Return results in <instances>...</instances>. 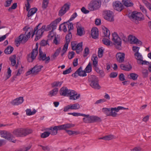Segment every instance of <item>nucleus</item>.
<instances>
[{
	"instance_id": "30",
	"label": "nucleus",
	"mask_w": 151,
	"mask_h": 151,
	"mask_svg": "<svg viewBox=\"0 0 151 151\" xmlns=\"http://www.w3.org/2000/svg\"><path fill=\"white\" fill-rule=\"evenodd\" d=\"M16 55H14L11 56L9 58V60L11 62V65L13 66H15L16 63Z\"/></svg>"
},
{
	"instance_id": "31",
	"label": "nucleus",
	"mask_w": 151,
	"mask_h": 151,
	"mask_svg": "<svg viewBox=\"0 0 151 151\" xmlns=\"http://www.w3.org/2000/svg\"><path fill=\"white\" fill-rule=\"evenodd\" d=\"M111 108H103L102 109V111L103 113L106 115L107 116H111Z\"/></svg>"
},
{
	"instance_id": "18",
	"label": "nucleus",
	"mask_w": 151,
	"mask_h": 151,
	"mask_svg": "<svg viewBox=\"0 0 151 151\" xmlns=\"http://www.w3.org/2000/svg\"><path fill=\"white\" fill-rule=\"evenodd\" d=\"M69 96L70 100H76L80 97V94H78L76 91L73 90L70 91Z\"/></svg>"
},
{
	"instance_id": "39",
	"label": "nucleus",
	"mask_w": 151,
	"mask_h": 151,
	"mask_svg": "<svg viewBox=\"0 0 151 151\" xmlns=\"http://www.w3.org/2000/svg\"><path fill=\"white\" fill-rule=\"evenodd\" d=\"M134 55L136 59L137 60V62H139L140 60L143 59L142 55L139 52L135 53Z\"/></svg>"
},
{
	"instance_id": "64",
	"label": "nucleus",
	"mask_w": 151,
	"mask_h": 151,
	"mask_svg": "<svg viewBox=\"0 0 151 151\" xmlns=\"http://www.w3.org/2000/svg\"><path fill=\"white\" fill-rule=\"evenodd\" d=\"M118 75V73L116 72H112L109 75L111 78H115Z\"/></svg>"
},
{
	"instance_id": "33",
	"label": "nucleus",
	"mask_w": 151,
	"mask_h": 151,
	"mask_svg": "<svg viewBox=\"0 0 151 151\" xmlns=\"http://www.w3.org/2000/svg\"><path fill=\"white\" fill-rule=\"evenodd\" d=\"M103 33L104 34V37H109L110 33L109 30L108 29L105 27L103 28Z\"/></svg>"
},
{
	"instance_id": "16",
	"label": "nucleus",
	"mask_w": 151,
	"mask_h": 151,
	"mask_svg": "<svg viewBox=\"0 0 151 151\" xmlns=\"http://www.w3.org/2000/svg\"><path fill=\"white\" fill-rule=\"evenodd\" d=\"M113 6L114 9L119 12H121L124 8L122 4L119 1H116L113 3Z\"/></svg>"
},
{
	"instance_id": "42",
	"label": "nucleus",
	"mask_w": 151,
	"mask_h": 151,
	"mask_svg": "<svg viewBox=\"0 0 151 151\" xmlns=\"http://www.w3.org/2000/svg\"><path fill=\"white\" fill-rule=\"evenodd\" d=\"M85 70L86 73H90L92 70V66L90 62H89Z\"/></svg>"
},
{
	"instance_id": "8",
	"label": "nucleus",
	"mask_w": 151,
	"mask_h": 151,
	"mask_svg": "<svg viewBox=\"0 0 151 151\" xmlns=\"http://www.w3.org/2000/svg\"><path fill=\"white\" fill-rule=\"evenodd\" d=\"M101 6V2L98 0H93L88 4V9L90 11H93L98 9Z\"/></svg>"
},
{
	"instance_id": "63",
	"label": "nucleus",
	"mask_w": 151,
	"mask_h": 151,
	"mask_svg": "<svg viewBox=\"0 0 151 151\" xmlns=\"http://www.w3.org/2000/svg\"><path fill=\"white\" fill-rule=\"evenodd\" d=\"M54 34L53 33V32H50L49 33L48 35V39L50 40L53 37H54Z\"/></svg>"
},
{
	"instance_id": "36",
	"label": "nucleus",
	"mask_w": 151,
	"mask_h": 151,
	"mask_svg": "<svg viewBox=\"0 0 151 151\" xmlns=\"http://www.w3.org/2000/svg\"><path fill=\"white\" fill-rule=\"evenodd\" d=\"M124 5L127 7L132 6L133 5V3L130 1V0H122Z\"/></svg>"
},
{
	"instance_id": "29",
	"label": "nucleus",
	"mask_w": 151,
	"mask_h": 151,
	"mask_svg": "<svg viewBox=\"0 0 151 151\" xmlns=\"http://www.w3.org/2000/svg\"><path fill=\"white\" fill-rule=\"evenodd\" d=\"M64 24H63V31H64V32H66L67 30L66 28V27L67 26L68 28V27H69V26L70 25H72V27H73V24L71 22H68V21L67 22H64L63 23Z\"/></svg>"
},
{
	"instance_id": "1",
	"label": "nucleus",
	"mask_w": 151,
	"mask_h": 151,
	"mask_svg": "<svg viewBox=\"0 0 151 151\" xmlns=\"http://www.w3.org/2000/svg\"><path fill=\"white\" fill-rule=\"evenodd\" d=\"M23 30L25 31L24 34L20 35L15 40L16 46L18 47L21 43L24 44L30 37V35L33 32V29L32 27H28L27 26L23 28Z\"/></svg>"
},
{
	"instance_id": "23",
	"label": "nucleus",
	"mask_w": 151,
	"mask_h": 151,
	"mask_svg": "<svg viewBox=\"0 0 151 151\" xmlns=\"http://www.w3.org/2000/svg\"><path fill=\"white\" fill-rule=\"evenodd\" d=\"M116 58L117 61L119 63H123L125 58V54L124 53L118 52L116 54Z\"/></svg>"
},
{
	"instance_id": "4",
	"label": "nucleus",
	"mask_w": 151,
	"mask_h": 151,
	"mask_svg": "<svg viewBox=\"0 0 151 151\" xmlns=\"http://www.w3.org/2000/svg\"><path fill=\"white\" fill-rule=\"evenodd\" d=\"M130 19L135 22L136 24L139 23V21H142L145 19L144 15L141 12H138L137 11H133L129 16Z\"/></svg>"
},
{
	"instance_id": "17",
	"label": "nucleus",
	"mask_w": 151,
	"mask_h": 151,
	"mask_svg": "<svg viewBox=\"0 0 151 151\" xmlns=\"http://www.w3.org/2000/svg\"><path fill=\"white\" fill-rule=\"evenodd\" d=\"M70 8V5L67 4H65L59 11L58 15L61 17Z\"/></svg>"
},
{
	"instance_id": "52",
	"label": "nucleus",
	"mask_w": 151,
	"mask_h": 151,
	"mask_svg": "<svg viewBox=\"0 0 151 151\" xmlns=\"http://www.w3.org/2000/svg\"><path fill=\"white\" fill-rule=\"evenodd\" d=\"M60 47L59 49H58L56 50L53 56V58L55 59L58 55H59V53L60 52Z\"/></svg>"
},
{
	"instance_id": "14",
	"label": "nucleus",
	"mask_w": 151,
	"mask_h": 151,
	"mask_svg": "<svg viewBox=\"0 0 151 151\" xmlns=\"http://www.w3.org/2000/svg\"><path fill=\"white\" fill-rule=\"evenodd\" d=\"M72 76L75 78L77 77L78 76H80L84 77L87 76L86 72L85 70H82V67H80L75 72L72 74Z\"/></svg>"
},
{
	"instance_id": "22",
	"label": "nucleus",
	"mask_w": 151,
	"mask_h": 151,
	"mask_svg": "<svg viewBox=\"0 0 151 151\" xmlns=\"http://www.w3.org/2000/svg\"><path fill=\"white\" fill-rule=\"evenodd\" d=\"M23 97H19L12 101L11 104L13 106H17L22 104L24 101Z\"/></svg>"
},
{
	"instance_id": "5",
	"label": "nucleus",
	"mask_w": 151,
	"mask_h": 151,
	"mask_svg": "<svg viewBox=\"0 0 151 151\" xmlns=\"http://www.w3.org/2000/svg\"><path fill=\"white\" fill-rule=\"evenodd\" d=\"M82 116L84 117L83 120L85 123H92L95 122H100L101 121V118L96 116H90L89 114H82Z\"/></svg>"
},
{
	"instance_id": "2",
	"label": "nucleus",
	"mask_w": 151,
	"mask_h": 151,
	"mask_svg": "<svg viewBox=\"0 0 151 151\" xmlns=\"http://www.w3.org/2000/svg\"><path fill=\"white\" fill-rule=\"evenodd\" d=\"M41 24H42L40 23L37 25L35 27L34 30V31L32 32V37H33L34 35L35 34L36 35V37L35 39V41H37L41 38L43 32L45 31L46 25H43L42 27L40 28L39 27Z\"/></svg>"
},
{
	"instance_id": "40",
	"label": "nucleus",
	"mask_w": 151,
	"mask_h": 151,
	"mask_svg": "<svg viewBox=\"0 0 151 151\" xmlns=\"http://www.w3.org/2000/svg\"><path fill=\"white\" fill-rule=\"evenodd\" d=\"M26 114L28 116H30L35 114L37 112L36 110L34 109L32 111L30 109H27L26 110Z\"/></svg>"
},
{
	"instance_id": "55",
	"label": "nucleus",
	"mask_w": 151,
	"mask_h": 151,
	"mask_svg": "<svg viewBox=\"0 0 151 151\" xmlns=\"http://www.w3.org/2000/svg\"><path fill=\"white\" fill-rule=\"evenodd\" d=\"M137 63L140 65H147L149 64V63L146 60H143L142 59L140 60L139 62H137Z\"/></svg>"
},
{
	"instance_id": "25",
	"label": "nucleus",
	"mask_w": 151,
	"mask_h": 151,
	"mask_svg": "<svg viewBox=\"0 0 151 151\" xmlns=\"http://www.w3.org/2000/svg\"><path fill=\"white\" fill-rule=\"evenodd\" d=\"M91 35L93 39L97 38L99 36V31L96 27L92 28L91 31Z\"/></svg>"
},
{
	"instance_id": "19",
	"label": "nucleus",
	"mask_w": 151,
	"mask_h": 151,
	"mask_svg": "<svg viewBox=\"0 0 151 151\" xmlns=\"http://www.w3.org/2000/svg\"><path fill=\"white\" fill-rule=\"evenodd\" d=\"M73 27H72V25H70L68 27V34H67L65 36V43L69 44L70 42V40L72 37V34L70 32V30H73Z\"/></svg>"
},
{
	"instance_id": "51",
	"label": "nucleus",
	"mask_w": 151,
	"mask_h": 151,
	"mask_svg": "<svg viewBox=\"0 0 151 151\" xmlns=\"http://www.w3.org/2000/svg\"><path fill=\"white\" fill-rule=\"evenodd\" d=\"M130 77L133 80H135L137 79L138 77V75L134 73H131L130 74Z\"/></svg>"
},
{
	"instance_id": "32",
	"label": "nucleus",
	"mask_w": 151,
	"mask_h": 151,
	"mask_svg": "<svg viewBox=\"0 0 151 151\" xmlns=\"http://www.w3.org/2000/svg\"><path fill=\"white\" fill-rule=\"evenodd\" d=\"M14 48L11 46H8L4 51L5 53L7 54H10L13 51Z\"/></svg>"
},
{
	"instance_id": "24",
	"label": "nucleus",
	"mask_w": 151,
	"mask_h": 151,
	"mask_svg": "<svg viewBox=\"0 0 151 151\" xmlns=\"http://www.w3.org/2000/svg\"><path fill=\"white\" fill-rule=\"evenodd\" d=\"M76 27L77 28V35L79 36H82L83 35V31L84 30L83 27H82L81 24L78 22L76 23Z\"/></svg>"
},
{
	"instance_id": "15",
	"label": "nucleus",
	"mask_w": 151,
	"mask_h": 151,
	"mask_svg": "<svg viewBox=\"0 0 151 151\" xmlns=\"http://www.w3.org/2000/svg\"><path fill=\"white\" fill-rule=\"evenodd\" d=\"M80 108L79 104L77 103L74 104H70L67 105L64 107L63 111L64 112L68 111L69 109L77 110Z\"/></svg>"
},
{
	"instance_id": "47",
	"label": "nucleus",
	"mask_w": 151,
	"mask_h": 151,
	"mask_svg": "<svg viewBox=\"0 0 151 151\" xmlns=\"http://www.w3.org/2000/svg\"><path fill=\"white\" fill-rule=\"evenodd\" d=\"M132 43L136 44H139L141 45L142 44V42L136 37L135 36L134 37V39L132 42Z\"/></svg>"
},
{
	"instance_id": "28",
	"label": "nucleus",
	"mask_w": 151,
	"mask_h": 151,
	"mask_svg": "<svg viewBox=\"0 0 151 151\" xmlns=\"http://www.w3.org/2000/svg\"><path fill=\"white\" fill-rule=\"evenodd\" d=\"M120 68L122 70L127 71L130 70L132 68V67L130 65H129V66H126L123 64L120 65Z\"/></svg>"
},
{
	"instance_id": "20",
	"label": "nucleus",
	"mask_w": 151,
	"mask_h": 151,
	"mask_svg": "<svg viewBox=\"0 0 151 151\" xmlns=\"http://www.w3.org/2000/svg\"><path fill=\"white\" fill-rule=\"evenodd\" d=\"M71 90H69L67 88L63 86L61 88L59 91L60 94L63 96H68Z\"/></svg>"
},
{
	"instance_id": "9",
	"label": "nucleus",
	"mask_w": 151,
	"mask_h": 151,
	"mask_svg": "<svg viewBox=\"0 0 151 151\" xmlns=\"http://www.w3.org/2000/svg\"><path fill=\"white\" fill-rule=\"evenodd\" d=\"M38 43H36L35 48L33 49L31 54H29L28 55L27 60L29 62H32L35 58L38 53Z\"/></svg>"
},
{
	"instance_id": "60",
	"label": "nucleus",
	"mask_w": 151,
	"mask_h": 151,
	"mask_svg": "<svg viewBox=\"0 0 151 151\" xmlns=\"http://www.w3.org/2000/svg\"><path fill=\"white\" fill-rule=\"evenodd\" d=\"M12 0H7L5 1V4L4 6L5 7H8L11 4Z\"/></svg>"
},
{
	"instance_id": "49",
	"label": "nucleus",
	"mask_w": 151,
	"mask_h": 151,
	"mask_svg": "<svg viewBox=\"0 0 151 151\" xmlns=\"http://www.w3.org/2000/svg\"><path fill=\"white\" fill-rule=\"evenodd\" d=\"M40 45L41 46H44L46 45H49L48 42V41H46L45 40H42L40 43Z\"/></svg>"
},
{
	"instance_id": "7",
	"label": "nucleus",
	"mask_w": 151,
	"mask_h": 151,
	"mask_svg": "<svg viewBox=\"0 0 151 151\" xmlns=\"http://www.w3.org/2000/svg\"><path fill=\"white\" fill-rule=\"evenodd\" d=\"M112 40L114 42L115 47L118 49L121 50L122 48V40L116 32H114L112 34Z\"/></svg>"
},
{
	"instance_id": "27",
	"label": "nucleus",
	"mask_w": 151,
	"mask_h": 151,
	"mask_svg": "<svg viewBox=\"0 0 151 151\" xmlns=\"http://www.w3.org/2000/svg\"><path fill=\"white\" fill-rule=\"evenodd\" d=\"M37 10V9L35 7L29 10L27 13V17H29L33 15Z\"/></svg>"
},
{
	"instance_id": "12",
	"label": "nucleus",
	"mask_w": 151,
	"mask_h": 151,
	"mask_svg": "<svg viewBox=\"0 0 151 151\" xmlns=\"http://www.w3.org/2000/svg\"><path fill=\"white\" fill-rule=\"evenodd\" d=\"M43 67L41 65H36L33 68L31 69L30 70L27 72V75H29L31 74H37L41 70V68Z\"/></svg>"
},
{
	"instance_id": "56",
	"label": "nucleus",
	"mask_w": 151,
	"mask_h": 151,
	"mask_svg": "<svg viewBox=\"0 0 151 151\" xmlns=\"http://www.w3.org/2000/svg\"><path fill=\"white\" fill-rule=\"evenodd\" d=\"M72 70L71 67L69 68L68 69H66V70L64 71L63 72V75H66L68 74H69L70 73Z\"/></svg>"
},
{
	"instance_id": "57",
	"label": "nucleus",
	"mask_w": 151,
	"mask_h": 151,
	"mask_svg": "<svg viewBox=\"0 0 151 151\" xmlns=\"http://www.w3.org/2000/svg\"><path fill=\"white\" fill-rule=\"evenodd\" d=\"M11 73L12 71L10 69V68H9L7 69V73L8 74L6 76V80L9 78L11 76Z\"/></svg>"
},
{
	"instance_id": "54",
	"label": "nucleus",
	"mask_w": 151,
	"mask_h": 151,
	"mask_svg": "<svg viewBox=\"0 0 151 151\" xmlns=\"http://www.w3.org/2000/svg\"><path fill=\"white\" fill-rule=\"evenodd\" d=\"M103 50L101 48H99L98 51V56L99 58H101L103 55Z\"/></svg>"
},
{
	"instance_id": "50",
	"label": "nucleus",
	"mask_w": 151,
	"mask_h": 151,
	"mask_svg": "<svg viewBox=\"0 0 151 151\" xmlns=\"http://www.w3.org/2000/svg\"><path fill=\"white\" fill-rule=\"evenodd\" d=\"M50 134L49 132H45L41 134V137L42 138H45L48 137Z\"/></svg>"
},
{
	"instance_id": "6",
	"label": "nucleus",
	"mask_w": 151,
	"mask_h": 151,
	"mask_svg": "<svg viewBox=\"0 0 151 151\" xmlns=\"http://www.w3.org/2000/svg\"><path fill=\"white\" fill-rule=\"evenodd\" d=\"M88 81L90 86L92 88L97 89H99L101 88L99 83L98 78L96 76L94 75L91 76Z\"/></svg>"
},
{
	"instance_id": "43",
	"label": "nucleus",
	"mask_w": 151,
	"mask_h": 151,
	"mask_svg": "<svg viewBox=\"0 0 151 151\" xmlns=\"http://www.w3.org/2000/svg\"><path fill=\"white\" fill-rule=\"evenodd\" d=\"M102 42L104 44L107 46H109L111 42L109 40L106 38H103Z\"/></svg>"
},
{
	"instance_id": "10",
	"label": "nucleus",
	"mask_w": 151,
	"mask_h": 151,
	"mask_svg": "<svg viewBox=\"0 0 151 151\" xmlns=\"http://www.w3.org/2000/svg\"><path fill=\"white\" fill-rule=\"evenodd\" d=\"M104 18L108 21L112 22L114 21V13L110 10L103 11Z\"/></svg>"
},
{
	"instance_id": "62",
	"label": "nucleus",
	"mask_w": 151,
	"mask_h": 151,
	"mask_svg": "<svg viewBox=\"0 0 151 151\" xmlns=\"http://www.w3.org/2000/svg\"><path fill=\"white\" fill-rule=\"evenodd\" d=\"M139 47H138L133 46L132 48V49L134 52L137 53L139 52Z\"/></svg>"
},
{
	"instance_id": "13",
	"label": "nucleus",
	"mask_w": 151,
	"mask_h": 151,
	"mask_svg": "<svg viewBox=\"0 0 151 151\" xmlns=\"http://www.w3.org/2000/svg\"><path fill=\"white\" fill-rule=\"evenodd\" d=\"M39 57L38 60L40 61L42 60L43 61H45V63L47 64L50 61V58L49 56L46 57V54L44 53L41 50V47L39 48Z\"/></svg>"
},
{
	"instance_id": "53",
	"label": "nucleus",
	"mask_w": 151,
	"mask_h": 151,
	"mask_svg": "<svg viewBox=\"0 0 151 151\" xmlns=\"http://www.w3.org/2000/svg\"><path fill=\"white\" fill-rule=\"evenodd\" d=\"M89 49L88 47H86L84 49L83 52V57H86L89 53Z\"/></svg>"
},
{
	"instance_id": "46",
	"label": "nucleus",
	"mask_w": 151,
	"mask_h": 151,
	"mask_svg": "<svg viewBox=\"0 0 151 151\" xmlns=\"http://www.w3.org/2000/svg\"><path fill=\"white\" fill-rule=\"evenodd\" d=\"M143 3L145 4L146 6L149 9H151V4L146 0H142Z\"/></svg>"
},
{
	"instance_id": "38",
	"label": "nucleus",
	"mask_w": 151,
	"mask_h": 151,
	"mask_svg": "<svg viewBox=\"0 0 151 151\" xmlns=\"http://www.w3.org/2000/svg\"><path fill=\"white\" fill-rule=\"evenodd\" d=\"M95 70L97 73L99 74V76L100 77L103 78L105 74L103 70H100L97 67L95 68Z\"/></svg>"
},
{
	"instance_id": "45",
	"label": "nucleus",
	"mask_w": 151,
	"mask_h": 151,
	"mask_svg": "<svg viewBox=\"0 0 151 151\" xmlns=\"http://www.w3.org/2000/svg\"><path fill=\"white\" fill-rule=\"evenodd\" d=\"M39 146L42 147V150L45 151H49L50 150V147L49 145L43 146L40 145Z\"/></svg>"
},
{
	"instance_id": "59",
	"label": "nucleus",
	"mask_w": 151,
	"mask_h": 151,
	"mask_svg": "<svg viewBox=\"0 0 151 151\" xmlns=\"http://www.w3.org/2000/svg\"><path fill=\"white\" fill-rule=\"evenodd\" d=\"M77 16V14L76 12L74 13L71 16L69 20L68 21V22L73 20Z\"/></svg>"
},
{
	"instance_id": "3",
	"label": "nucleus",
	"mask_w": 151,
	"mask_h": 151,
	"mask_svg": "<svg viewBox=\"0 0 151 151\" xmlns=\"http://www.w3.org/2000/svg\"><path fill=\"white\" fill-rule=\"evenodd\" d=\"M32 130L29 129L19 128L15 129L12 132L13 134L17 137H22L26 136L31 133Z\"/></svg>"
},
{
	"instance_id": "58",
	"label": "nucleus",
	"mask_w": 151,
	"mask_h": 151,
	"mask_svg": "<svg viewBox=\"0 0 151 151\" xmlns=\"http://www.w3.org/2000/svg\"><path fill=\"white\" fill-rule=\"evenodd\" d=\"M68 114L69 115H72L74 116H82V114L80 113L73 112V113H68Z\"/></svg>"
},
{
	"instance_id": "61",
	"label": "nucleus",
	"mask_w": 151,
	"mask_h": 151,
	"mask_svg": "<svg viewBox=\"0 0 151 151\" xmlns=\"http://www.w3.org/2000/svg\"><path fill=\"white\" fill-rule=\"evenodd\" d=\"M75 52L73 51L69 52L68 57L69 59H71L73 58L74 56Z\"/></svg>"
},
{
	"instance_id": "26",
	"label": "nucleus",
	"mask_w": 151,
	"mask_h": 151,
	"mask_svg": "<svg viewBox=\"0 0 151 151\" xmlns=\"http://www.w3.org/2000/svg\"><path fill=\"white\" fill-rule=\"evenodd\" d=\"M48 130L50 131L49 132L50 134L52 135H56L58 133V130L57 127L55 126L53 127H52L47 129Z\"/></svg>"
},
{
	"instance_id": "44",
	"label": "nucleus",
	"mask_w": 151,
	"mask_h": 151,
	"mask_svg": "<svg viewBox=\"0 0 151 151\" xmlns=\"http://www.w3.org/2000/svg\"><path fill=\"white\" fill-rule=\"evenodd\" d=\"M119 35L121 38V40L124 42H127V39L126 37L122 32H120L119 33Z\"/></svg>"
},
{
	"instance_id": "37",
	"label": "nucleus",
	"mask_w": 151,
	"mask_h": 151,
	"mask_svg": "<svg viewBox=\"0 0 151 151\" xmlns=\"http://www.w3.org/2000/svg\"><path fill=\"white\" fill-rule=\"evenodd\" d=\"M63 83V81H54L51 83V85L52 88L59 86L60 87Z\"/></svg>"
},
{
	"instance_id": "41",
	"label": "nucleus",
	"mask_w": 151,
	"mask_h": 151,
	"mask_svg": "<svg viewBox=\"0 0 151 151\" xmlns=\"http://www.w3.org/2000/svg\"><path fill=\"white\" fill-rule=\"evenodd\" d=\"M139 7L140 9L142 11V12L148 18L150 19V18L148 16L147 14V11L146 9L145 8L144 6L140 4L139 5Z\"/></svg>"
},
{
	"instance_id": "34",
	"label": "nucleus",
	"mask_w": 151,
	"mask_h": 151,
	"mask_svg": "<svg viewBox=\"0 0 151 151\" xmlns=\"http://www.w3.org/2000/svg\"><path fill=\"white\" fill-rule=\"evenodd\" d=\"M58 91V89L57 88H55L51 91L49 92L48 95L51 97L53 96H55L57 94Z\"/></svg>"
},
{
	"instance_id": "11",
	"label": "nucleus",
	"mask_w": 151,
	"mask_h": 151,
	"mask_svg": "<svg viewBox=\"0 0 151 151\" xmlns=\"http://www.w3.org/2000/svg\"><path fill=\"white\" fill-rule=\"evenodd\" d=\"M61 20V18L59 17L52 22L50 24L47 26V27L45 29V30L48 31L52 29L51 32H53L54 30L56 29L57 25Z\"/></svg>"
},
{
	"instance_id": "35",
	"label": "nucleus",
	"mask_w": 151,
	"mask_h": 151,
	"mask_svg": "<svg viewBox=\"0 0 151 151\" xmlns=\"http://www.w3.org/2000/svg\"><path fill=\"white\" fill-rule=\"evenodd\" d=\"M114 137V136L112 135H106L103 137H100L99 139H103L105 140H109L112 139Z\"/></svg>"
},
{
	"instance_id": "48",
	"label": "nucleus",
	"mask_w": 151,
	"mask_h": 151,
	"mask_svg": "<svg viewBox=\"0 0 151 151\" xmlns=\"http://www.w3.org/2000/svg\"><path fill=\"white\" fill-rule=\"evenodd\" d=\"M64 126V129L66 131V129H70L71 127H74V125L73 124H63Z\"/></svg>"
},
{
	"instance_id": "21",
	"label": "nucleus",
	"mask_w": 151,
	"mask_h": 151,
	"mask_svg": "<svg viewBox=\"0 0 151 151\" xmlns=\"http://www.w3.org/2000/svg\"><path fill=\"white\" fill-rule=\"evenodd\" d=\"M0 134L1 137L8 140H12V136L10 133L4 131H1L0 132Z\"/></svg>"
}]
</instances>
